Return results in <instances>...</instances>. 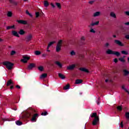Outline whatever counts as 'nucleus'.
Segmentation results:
<instances>
[{
  "label": "nucleus",
  "instance_id": "nucleus-17",
  "mask_svg": "<svg viewBox=\"0 0 129 129\" xmlns=\"http://www.w3.org/2000/svg\"><path fill=\"white\" fill-rule=\"evenodd\" d=\"M82 82H83V81L82 80H80V79H77L76 80V84H81V83H82Z\"/></svg>",
  "mask_w": 129,
  "mask_h": 129
},
{
  "label": "nucleus",
  "instance_id": "nucleus-39",
  "mask_svg": "<svg viewBox=\"0 0 129 129\" xmlns=\"http://www.w3.org/2000/svg\"><path fill=\"white\" fill-rule=\"evenodd\" d=\"M125 117L127 119H129V112H126L125 114Z\"/></svg>",
  "mask_w": 129,
  "mask_h": 129
},
{
  "label": "nucleus",
  "instance_id": "nucleus-32",
  "mask_svg": "<svg viewBox=\"0 0 129 129\" xmlns=\"http://www.w3.org/2000/svg\"><path fill=\"white\" fill-rule=\"evenodd\" d=\"M41 115L44 116H46V115H48V112H47L46 111L45 112H43L42 113H41Z\"/></svg>",
  "mask_w": 129,
  "mask_h": 129
},
{
  "label": "nucleus",
  "instance_id": "nucleus-14",
  "mask_svg": "<svg viewBox=\"0 0 129 129\" xmlns=\"http://www.w3.org/2000/svg\"><path fill=\"white\" fill-rule=\"evenodd\" d=\"M10 85H14V83L12 82V80H9L7 81V86H10Z\"/></svg>",
  "mask_w": 129,
  "mask_h": 129
},
{
  "label": "nucleus",
  "instance_id": "nucleus-25",
  "mask_svg": "<svg viewBox=\"0 0 129 129\" xmlns=\"http://www.w3.org/2000/svg\"><path fill=\"white\" fill-rule=\"evenodd\" d=\"M55 42L54 41H51L50 42H49V43L48 44V46H47V49H49V48H50V47H51V45H53V44H54Z\"/></svg>",
  "mask_w": 129,
  "mask_h": 129
},
{
  "label": "nucleus",
  "instance_id": "nucleus-23",
  "mask_svg": "<svg viewBox=\"0 0 129 129\" xmlns=\"http://www.w3.org/2000/svg\"><path fill=\"white\" fill-rule=\"evenodd\" d=\"M69 88H70V85H69V84H68L63 87L64 90H67V89H69Z\"/></svg>",
  "mask_w": 129,
  "mask_h": 129
},
{
  "label": "nucleus",
  "instance_id": "nucleus-47",
  "mask_svg": "<svg viewBox=\"0 0 129 129\" xmlns=\"http://www.w3.org/2000/svg\"><path fill=\"white\" fill-rule=\"evenodd\" d=\"M120 125L121 126V127H123V122L121 121L120 123Z\"/></svg>",
  "mask_w": 129,
  "mask_h": 129
},
{
  "label": "nucleus",
  "instance_id": "nucleus-26",
  "mask_svg": "<svg viewBox=\"0 0 129 129\" xmlns=\"http://www.w3.org/2000/svg\"><path fill=\"white\" fill-rule=\"evenodd\" d=\"M117 110L118 111H121L122 110V107L121 106H118L117 107Z\"/></svg>",
  "mask_w": 129,
  "mask_h": 129
},
{
  "label": "nucleus",
  "instance_id": "nucleus-35",
  "mask_svg": "<svg viewBox=\"0 0 129 129\" xmlns=\"http://www.w3.org/2000/svg\"><path fill=\"white\" fill-rule=\"evenodd\" d=\"M8 17H12L13 16V13L11 11H9L8 14H7Z\"/></svg>",
  "mask_w": 129,
  "mask_h": 129
},
{
  "label": "nucleus",
  "instance_id": "nucleus-16",
  "mask_svg": "<svg viewBox=\"0 0 129 129\" xmlns=\"http://www.w3.org/2000/svg\"><path fill=\"white\" fill-rule=\"evenodd\" d=\"M47 76H48V74L44 73V74H42L40 76V79H44V78H46V77H47Z\"/></svg>",
  "mask_w": 129,
  "mask_h": 129
},
{
  "label": "nucleus",
  "instance_id": "nucleus-7",
  "mask_svg": "<svg viewBox=\"0 0 129 129\" xmlns=\"http://www.w3.org/2000/svg\"><path fill=\"white\" fill-rule=\"evenodd\" d=\"M17 22L18 24H22V25H27L28 24L26 21L23 20H17Z\"/></svg>",
  "mask_w": 129,
  "mask_h": 129
},
{
  "label": "nucleus",
  "instance_id": "nucleus-12",
  "mask_svg": "<svg viewBox=\"0 0 129 129\" xmlns=\"http://www.w3.org/2000/svg\"><path fill=\"white\" fill-rule=\"evenodd\" d=\"M91 117L92 118H93V117H94L95 118H96V117H99L97 116V113L93 112L91 115Z\"/></svg>",
  "mask_w": 129,
  "mask_h": 129
},
{
  "label": "nucleus",
  "instance_id": "nucleus-42",
  "mask_svg": "<svg viewBox=\"0 0 129 129\" xmlns=\"http://www.w3.org/2000/svg\"><path fill=\"white\" fill-rule=\"evenodd\" d=\"M35 16H36V18H39V16H40V13L39 12H36L35 13Z\"/></svg>",
  "mask_w": 129,
  "mask_h": 129
},
{
  "label": "nucleus",
  "instance_id": "nucleus-3",
  "mask_svg": "<svg viewBox=\"0 0 129 129\" xmlns=\"http://www.w3.org/2000/svg\"><path fill=\"white\" fill-rule=\"evenodd\" d=\"M23 59H21V62L23 63H28V60H30V57L28 56H23Z\"/></svg>",
  "mask_w": 129,
  "mask_h": 129
},
{
  "label": "nucleus",
  "instance_id": "nucleus-58",
  "mask_svg": "<svg viewBox=\"0 0 129 129\" xmlns=\"http://www.w3.org/2000/svg\"><path fill=\"white\" fill-rule=\"evenodd\" d=\"M10 89H14V85L11 86Z\"/></svg>",
  "mask_w": 129,
  "mask_h": 129
},
{
  "label": "nucleus",
  "instance_id": "nucleus-54",
  "mask_svg": "<svg viewBox=\"0 0 129 129\" xmlns=\"http://www.w3.org/2000/svg\"><path fill=\"white\" fill-rule=\"evenodd\" d=\"M38 114L37 113H36V114H35L33 115V117H35V118H36V117H37V116H38Z\"/></svg>",
  "mask_w": 129,
  "mask_h": 129
},
{
  "label": "nucleus",
  "instance_id": "nucleus-62",
  "mask_svg": "<svg viewBox=\"0 0 129 129\" xmlns=\"http://www.w3.org/2000/svg\"><path fill=\"white\" fill-rule=\"evenodd\" d=\"M27 15H28L30 14V12H29V11L28 10H26V12Z\"/></svg>",
  "mask_w": 129,
  "mask_h": 129
},
{
  "label": "nucleus",
  "instance_id": "nucleus-57",
  "mask_svg": "<svg viewBox=\"0 0 129 129\" xmlns=\"http://www.w3.org/2000/svg\"><path fill=\"white\" fill-rule=\"evenodd\" d=\"M16 88H18V89H20V88H21V86H19V85H17L16 86Z\"/></svg>",
  "mask_w": 129,
  "mask_h": 129
},
{
  "label": "nucleus",
  "instance_id": "nucleus-51",
  "mask_svg": "<svg viewBox=\"0 0 129 129\" xmlns=\"http://www.w3.org/2000/svg\"><path fill=\"white\" fill-rule=\"evenodd\" d=\"M90 32H91V33H95V31H94V29H91V30H90Z\"/></svg>",
  "mask_w": 129,
  "mask_h": 129
},
{
  "label": "nucleus",
  "instance_id": "nucleus-63",
  "mask_svg": "<svg viewBox=\"0 0 129 129\" xmlns=\"http://www.w3.org/2000/svg\"><path fill=\"white\" fill-rule=\"evenodd\" d=\"M43 57H46L47 56V54H42Z\"/></svg>",
  "mask_w": 129,
  "mask_h": 129
},
{
  "label": "nucleus",
  "instance_id": "nucleus-20",
  "mask_svg": "<svg viewBox=\"0 0 129 129\" xmlns=\"http://www.w3.org/2000/svg\"><path fill=\"white\" fill-rule=\"evenodd\" d=\"M19 34H20V35H25V34H26V32H25V31H24V30L23 29H20V30L19 32Z\"/></svg>",
  "mask_w": 129,
  "mask_h": 129
},
{
  "label": "nucleus",
  "instance_id": "nucleus-64",
  "mask_svg": "<svg viewBox=\"0 0 129 129\" xmlns=\"http://www.w3.org/2000/svg\"><path fill=\"white\" fill-rule=\"evenodd\" d=\"M127 59L128 62L129 63V57H128Z\"/></svg>",
  "mask_w": 129,
  "mask_h": 129
},
{
  "label": "nucleus",
  "instance_id": "nucleus-59",
  "mask_svg": "<svg viewBox=\"0 0 129 129\" xmlns=\"http://www.w3.org/2000/svg\"><path fill=\"white\" fill-rule=\"evenodd\" d=\"M124 25H125L126 26H129V22L125 23Z\"/></svg>",
  "mask_w": 129,
  "mask_h": 129
},
{
  "label": "nucleus",
  "instance_id": "nucleus-30",
  "mask_svg": "<svg viewBox=\"0 0 129 129\" xmlns=\"http://www.w3.org/2000/svg\"><path fill=\"white\" fill-rule=\"evenodd\" d=\"M35 54L37 56H39V55H41V51L36 50L35 51Z\"/></svg>",
  "mask_w": 129,
  "mask_h": 129
},
{
  "label": "nucleus",
  "instance_id": "nucleus-33",
  "mask_svg": "<svg viewBox=\"0 0 129 129\" xmlns=\"http://www.w3.org/2000/svg\"><path fill=\"white\" fill-rule=\"evenodd\" d=\"M121 53L123 55H128V52H127V51H125L124 50L121 51Z\"/></svg>",
  "mask_w": 129,
  "mask_h": 129
},
{
  "label": "nucleus",
  "instance_id": "nucleus-9",
  "mask_svg": "<svg viewBox=\"0 0 129 129\" xmlns=\"http://www.w3.org/2000/svg\"><path fill=\"white\" fill-rule=\"evenodd\" d=\"M79 70L82 72H86V73H89V71L86 69L85 68H80Z\"/></svg>",
  "mask_w": 129,
  "mask_h": 129
},
{
  "label": "nucleus",
  "instance_id": "nucleus-45",
  "mask_svg": "<svg viewBox=\"0 0 129 129\" xmlns=\"http://www.w3.org/2000/svg\"><path fill=\"white\" fill-rule=\"evenodd\" d=\"M105 47H106V48H108V47H109V43H106L105 44Z\"/></svg>",
  "mask_w": 129,
  "mask_h": 129
},
{
  "label": "nucleus",
  "instance_id": "nucleus-27",
  "mask_svg": "<svg viewBox=\"0 0 129 129\" xmlns=\"http://www.w3.org/2000/svg\"><path fill=\"white\" fill-rule=\"evenodd\" d=\"M44 7H45V8L49 7V3L48 2V1H44Z\"/></svg>",
  "mask_w": 129,
  "mask_h": 129
},
{
  "label": "nucleus",
  "instance_id": "nucleus-13",
  "mask_svg": "<svg viewBox=\"0 0 129 129\" xmlns=\"http://www.w3.org/2000/svg\"><path fill=\"white\" fill-rule=\"evenodd\" d=\"M123 73L124 76H127L129 75V71H127V70H123Z\"/></svg>",
  "mask_w": 129,
  "mask_h": 129
},
{
  "label": "nucleus",
  "instance_id": "nucleus-1",
  "mask_svg": "<svg viewBox=\"0 0 129 129\" xmlns=\"http://www.w3.org/2000/svg\"><path fill=\"white\" fill-rule=\"evenodd\" d=\"M3 65L6 66V68L9 70H12L13 67H14V63L9 61H4L3 62Z\"/></svg>",
  "mask_w": 129,
  "mask_h": 129
},
{
  "label": "nucleus",
  "instance_id": "nucleus-49",
  "mask_svg": "<svg viewBox=\"0 0 129 129\" xmlns=\"http://www.w3.org/2000/svg\"><path fill=\"white\" fill-rule=\"evenodd\" d=\"M125 39H126L127 40H129V35H126L125 36Z\"/></svg>",
  "mask_w": 129,
  "mask_h": 129
},
{
  "label": "nucleus",
  "instance_id": "nucleus-56",
  "mask_svg": "<svg viewBox=\"0 0 129 129\" xmlns=\"http://www.w3.org/2000/svg\"><path fill=\"white\" fill-rule=\"evenodd\" d=\"M50 6H51V7H52V8H55V5H54V4H53V3H51Z\"/></svg>",
  "mask_w": 129,
  "mask_h": 129
},
{
  "label": "nucleus",
  "instance_id": "nucleus-53",
  "mask_svg": "<svg viewBox=\"0 0 129 129\" xmlns=\"http://www.w3.org/2000/svg\"><path fill=\"white\" fill-rule=\"evenodd\" d=\"M125 14L129 16V12L128 11H126L125 12Z\"/></svg>",
  "mask_w": 129,
  "mask_h": 129
},
{
  "label": "nucleus",
  "instance_id": "nucleus-41",
  "mask_svg": "<svg viewBox=\"0 0 129 129\" xmlns=\"http://www.w3.org/2000/svg\"><path fill=\"white\" fill-rule=\"evenodd\" d=\"M84 41H85V39H84V37L83 36L81 37V43L84 44Z\"/></svg>",
  "mask_w": 129,
  "mask_h": 129
},
{
  "label": "nucleus",
  "instance_id": "nucleus-29",
  "mask_svg": "<svg viewBox=\"0 0 129 129\" xmlns=\"http://www.w3.org/2000/svg\"><path fill=\"white\" fill-rule=\"evenodd\" d=\"M124 57L123 56V57H121L119 58V60L121 62H123V63H124V62H125V60H124Z\"/></svg>",
  "mask_w": 129,
  "mask_h": 129
},
{
  "label": "nucleus",
  "instance_id": "nucleus-61",
  "mask_svg": "<svg viewBox=\"0 0 129 129\" xmlns=\"http://www.w3.org/2000/svg\"><path fill=\"white\" fill-rule=\"evenodd\" d=\"M122 88L125 91V90H126V89H125L124 88V86H122Z\"/></svg>",
  "mask_w": 129,
  "mask_h": 129
},
{
  "label": "nucleus",
  "instance_id": "nucleus-15",
  "mask_svg": "<svg viewBox=\"0 0 129 129\" xmlns=\"http://www.w3.org/2000/svg\"><path fill=\"white\" fill-rule=\"evenodd\" d=\"M58 77L60 78V79H65V78H66L65 76L61 73H58Z\"/></svg>",
  "mask_w": 129,
  "mask_h": 129
},
{
  "label": "nucleus",
  "instance_id": "nucleus-24",
  "mask_svg": "<svg viewBox=\"0 0 129 129\" xmlns=\"http://www.w3.org/2000/svg\"><path fill=\"white\" fill-rule=\"evenodd\" d=\"M16 124L17 125H22V124H23V122H22V121H20V120H17L16 121Z\"/></svg>",
  "mask_w": 129,
  "mask_h": 129
},
{
  "label": "nucleus",
  "instance_id": "nucleus-11",
  "mask_svg": "<svg viewBox=\"0 0 129 129\" xmlns=\"http://www.w3.org/2000/svg\"><path fill=\"white\" fill-rule=\"evenodd\" d=\"M75 67H76V65L73 64H72L71 66L68 67L67 69L68 70H73V69H74V68H75Z\"/></svg>",
  "mask_w": 129,
  "mask_h": 129
},
{
  "label": "nucleus",
  "instance_id": "nucleus-36",
  "mask_svg": "<svg viewBox=\"0 0 129 129\" xmlns=\"http://www.w3.org/2000/svg\"><path fill=\"white\" fill-rule=\"evenodd\" d=\"M71 56H75L76 55V53L74 52V50H72L71 52Z\"/></svg>",
  "mask_w": 129,
  "mask_h": 129
},
{
  "label": "nucleus",
  "instance_id": "nucleus-19",
  "mask_svg": "<svg viewBox=\"0 0 129 129\" xmlns=\"http://www.w3.org/2000/svg\"><path fill=\"white\" fill-rule=\"evenodd\" d=\"M26 116L27 118H30V117L33 116V114H31V113L27 112V113H26Z\"/></svg>",
  "mask_w": 129,
  "mask_h": 129
},
{
  "label": "nucleus",
  "instance_id": "nucleus-50",
  "mask_svg": "<svg viewBox=\"0 0 129 129\" xmlns=\"http://www.w3.org/2000/svg\"><path fill=\"white\" fill-rule=\"evenodd\" d=\"M31 112L35 113V112H36V110H35L34 109H31Z\"/></svg>",
  "mask_w": 129,
  "mask_h": 129
},
{
  "label": "nucleus",
  "instance_id": "nucleus-52",
  "mask_svg": "<svg viewBox=\"0 0 129 129\" xmlns=\"http://www.w3.org/2000/svg\"><path fill=\"white\" fill-rule=\"evenodd\" d=\"M93 3H94V1H90L89 2V4H90V5H92V4H93Z\"/></svg>",
  "mask_w": 129,
  "mask_h": 129
},
{
  "label": "nucleus",
  "instance_id": "nucleus-31",
  "mask_svg": "<svg viewBox=\"0 0 129 129\" xmlns=\"http://www.w3.org/2000/svg\"><path fill=\"white\" fill-rule=\"evenodd\" d=\"M110 15L112 17V18H116V15H115V14L113 12H111Z\"/></svg>",
  "mask_w": 129,
  "mask_h": 129
},
{
  "label": "nucleus",
  "instance_id": "nucleus-55",
  "mask_svg": "<svg viewBox=\"0 0 129 129\" xmlns=\"http://www.w3.org/2000/svg\"><path fill=\"white\" fill-rule=\"evenodd\" d=\"M12 4H14L15 6L18 5V3L17 2H13Z\"/></svg>",
  "mask_w": 129,
  "mask_h": 129
},
{
  "label": "nucleus",
  "instance_id": "nucleus-43",
  "mask_svg": "<svg viewBox=\"0 0 129 129\" xmlns=\"http://www.w3.org/2000/svg\"><path fill=\"white\" fill-rule=\"evenodd\" d=\"M57 45L58 46H61L62 45V40H59L58 42L57 43Z\"/></svg>",
  "mask_w": 129,
  "mask_h": 129
},
{
  "label": "nucleus",
  "instance_id": "nucleus-48",
  "mask_svg": "<svg viewBox=\"0 0 129 129\" xmlns=\"http://www.w3.org/2000/svg\"><path fill=\"white\" fill-rule=\"evenodd\" d=\"M114 62L115 63H117V62H118V59H117V58H114Z\"/></svg>",
  "mask_w": 129,
  "mask_h": 129
},
{
  "label": "nucleus",
  "instance_id": "nucleus-18",
  "mask_svg": "<svg viewBox=\"0 0 129 129\" xmlns=\"http://www.w3.org/2000/svg\"><path fill=\"white\" fill-rule=\"evenodd\" d=\"M55 63L57 65V66H58V67H59V68H62V63H61V62H60L59 61H56L55 62Z\"/></svg>",
  "mask_w": 129,
  "mask_h": 129
},
{
  "label": "nucleus",
  "instance_id": "nucleus-46",
  "mask_svg": "<svg viewBox=\"0 0 129 129\" xmlns=\"http://www.w3.org/2000/svg\"><path fill=\"white\" fill-rule=\"evenodd\" d=\"M32 121H36V118L35 117H32L31 119Z\"/></svg>",
  "mask_w": 129,
  "mask_h": 129
},
{
  "label": "nucleus",
  "instance_id": "nucleus-28",
  "mask_svg": "<svg viewBox=\"0 0 129 129\" xmlns=\"http://www.w3.org/2000/svg\"><path fill=\"white\" fill-rule=\"evenodd\" d=\"M11 29H15V25L11 26H7V30H11Z\"/></svg>",
  "mask_w": 129,
  "mask_h": 129
},
{
  "label": "nucleus",
  "instance_id": "nucleus-38",
  "mask_svg": "<svg viewBox=\"0 0 129 129\" xmlns=\"http://www.w3.org/2000/svg\"><path fill=\"white\" fill-rule=\"evenodd\" d=\"M16 53H17V52H16V51H15V50H12V51L11 52L10 54L11 55V56H14V55H15V54H16Z\"/></svg>",
  "mask_w": 129,
  "mask_h": 129
},
{
  "label": "nucleus",
  "instance_id": "nucleus-2",
  "mask_svg": "<svg viewBox=\"0 0 129 129\" xmlns=\"http://www.w3.org/2000/svg\"><path fill=\"white\" fill-rule=\"evenodd\" d=\"M107 54L108 55H115L117 57L120 56V53L118 51H114L110 49H108L106 51Z\"/></svg>",
  "mask_w": 129,
  "mask_h": 129
},
{
  "label": "nucleus",
  "instance_id": "nucleus-44",
  "mask_svg": "<svg viewBox=\"0 0 129 129\" xmlns=\"http://www.w3.org/2000/svg\"><path fill=\"white\" fill-rule=\"evenodd\" d=\"M38 69L40 70V71H43L44 68H43V67H38Z\"/></svg>",
  "mask_w": 129,
  "mask_h": 129
},
{
  "label": "nucleus",
  "instance_id": "nucleus-10",
  "mask_svg": "<svg viewBox=\"0 0 129 129\" xmlns=\"http://www.w3.org/2000/svg\"><path fill=\"white\" fill-rule=\"evenodd\" d=\"M12 34L13 36H15V37H17L18 38H20V35H19V33H18V32L13 30L12 31Z\"/></svg>",
  "mask_w": 129,
  "mask_h": 129
},
{
  "label": "nucleus",
  "instance_id": "nucleus-5",
  "mask_svg": "<svg viewBox=\"0 0 129 129\" xmlns=\"http://www.w3.org/2000/svg\"><path fill=\"white\" fill-rule=\"evenodd\" d=\"M114 43L120 47H123V46H124V45L119 40H115Z\"/></svg>",
  "mask_w": 129,
  "mask_h": 129
},
{
  "label": "nucleus",
  "instance_id": "nucleus-21",
  "mask_svg": "<svg viewBox=\"0 0 129 129\" xmlns=\"http://www.w3.org/2000/svg\"><path fill=\"white\" fill-rule=\"evenodd\" d=\"M56 52H59L60 50H61V46L56 45Z\"/></svg>",
  "mask_w": 129,
  "mask_h": 129
},
{
  "label": "nucleus",
  "instance_id": "nucleus-40",
  "mask_svg": "<svg viewBox=\"0 0 129 129\" xmlns=\"http://www.w3.org/2000/svg\"><path fill=\"white\" fill-rule=\"evenodd\" d=\"M97 105H99V104H100V97H99L98 98V100L97 101Z\"/></svg>",
  "mask_w": 129,
  "mask_h": 129
},
{
  "label": "nucleus",
  "instance_id": "nucleus-4",
  "mask_svg": "<svg viewBox=\"0 0 129 129\" xmlns=\"http://www.w3.org/2000/svg\"><path fill=\"white\" fill-rule=\"evenodd\" d=\"M99 121V117H96L93 120L92 125H96L97 123Z\"/></svg>",
  "mask_w": 129,
  "mask_h": 129
},
{
  "label": "nucleus",
  "instance_id": "nucleus-60",
  "mask_svg": "<svg viewBox=\"0 0 129 129\" xmlns=\"http://www.w3.org/2000/svg\"><path fill=\"white\" fill-rule=\"evenodd\" d=\"M28 16H30L31 18H33V15L31 13H29Z\"/></svg>",
  "mask_w": 129,
  "mask_h": 129
},
{
  "label": "nucleus",
  "instance_id": "nucleus-22",
  "mask_svg": "<svg viewBox=\"0 0 129 129\" xmlns=\"http://www.w3.org/2000/svg\"><path fill=\"white\" fill-rule=\"evenodd\" d=\"M100 15V12H97L94 13L93 17H98Z\"/></svg>",
  "mask_w": 129,
  "mask_h": 129
},
{
  "label": "nucleus",
  "instance_id": "nucleus-6",
  "mask_svg": "<svg viewBox=\"0 0 129 129\" xmlns=\"http://www.w3.org/2000/svg\"><path fill=\"white\" fill-rule=\"evenodd\" d=\"M32 38L33 35L32 34H29L26 37L25 40L26 42H29L30 41H31V40H32Z\"/></svg>",
  "mask_w": 129,
  "mask_h": 129
},
{
  "label": "nucleus",
  "instance_id": "nucleus-37",
  "mask_svg": "<svg viewBox=\"0 0 129 129\" xmlns=\"http://www.w3.org/2000/svg\"><path fill=\"white\" fill-rule=\"evenodd\" d=\"M56 6L59 9H61V4L59 3H56Z\"/></svg>",
  "mask_w": 129,
  "mask_h": 129
},
{
  "label": "nucleus",
  "instance_id": "nucleus-8",
  "mask_svg": "<svg viewBox=\"0 0 129 129\" xmlns=\"http://www.w3.org/2000/svg\"><path fill=\"white\" fill-rule=\"evenodd\" d=\"M35 66H36L35 65V63H30L29 65L28 66V69L29 70H31L33 69V68H35Z\"/></svg>",
  "mask_w": 129,
  "mask_h": 129
},
{
  "label": "nucleus",
  "instance_id": "nucleus-34",
  "mask_svg": "<svg viewBox=\"0 0 129 129\" xmlns=\"http://www.w3.org/2000/svg\"><path fill=\"white\" fill-rule=\"evenodd\" d=\"M99 24V21H97L95 23H92L91 25V26H97Z\"/></svg>",
  "mask_w": 129,
  "mask_h": 129
}]
</instances>
